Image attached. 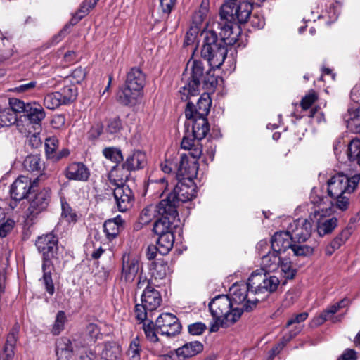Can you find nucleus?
<instances>
[{
    "mask_svg": "<svg viewBox=\"0 0 360 360\" xmlns=\"http://www.w3.org/2000/svg\"><path fill=\"white\" fill-rule=\"evenodd\" d=\"M157 212L160 216L153 225V231L156 234L172 232V225L175 226L179 221V213L174 205H169L166 201H160L157 205Z\"/></svg>",
    "mask_w": 360,
    "mask_h": 360,
    "instance_id": "nucleus-7",
    "label": "nucleus"
},
{
    "mask_svg": "<svg viewBox=\"0 0 360 360\" xmlns=\"http://www.w3.org/2000/svg\"><path fill=\"white\" fill-rule=\"evenodd\" d=\"M248 292L252 293L251 291V288L250 285V281L248 283H235L233 284L229 289V296L230 299L233 303V304H240L245 302L243 305L247 302V301H253L257 297L253 300H247ZM259 302L257 303H262L263 301V297L259 298Z\"/></svg>",
    "mask_w": 360,
    "mask_h": 360,
    "instance_id": "nucleus-17",
    "label": "nucleus"
},
{
    "mask_svg": "<svg viewBox=\"0 0 360 360\" xmlns=\"http://www.w3.org/2000/svg\"><path fill=\"white\" fill-rule=\"evenodd\" d=\"M150 271L152 278L155 280H162L169 273V267L167 262L163 259H157V261L151 264Z\"/></svg>",
    "mask_w": 360,
    "mask_h": 360,
    "instance_id": "nucleus-30",
    "label": "nucleus"
},
{
    "mask_svg": "<svg viewBox=\"0 0 360 360\" xmlns=\"http://www.w3.org/2000/svg\"><path fill=\"white\" fill-rule=\"evenodd\" d=\"M160 292L151 286H147L141 295V302L149 311L156 310L162 303Z\"/></svg>",
    "mask_w": 360,
    "mask_h": 360,
    "instance_id": "nucleus-20",
    "label": "nucleus"
},
{
    "mask_svg": "<svg viewBox=\"0 0 360 360\" xmlns=\"http://www.w3.org/2000/svg\"><path fill=\"white\" fill-rule=\"evenodd\" d=\"M23 165L27 170L31 172L41 171L44 168V162L37 155L27 156L24 160Z\"/></svg>",
    "mask_w": 360,
    "mask_h": 360,
    "instance_id": "nucleus-36",
    "label": "nucleus"
},
{
    "mask_svg": "<svg viewBox=\"0 0 360 360\" xmlns=\"http://www.w3.org/2000/svg\"><path fill=\"white\" fill-rule=\"evenodd\" d=\"M328 212H321L319 210H314L309 215V219L312 223L316 224L317 232L319 236H323L331 233L337 226L338 219L335 217L327 218Z\"/></svg>",
    "mask_w": 360,
    "mask_h": 360,
    "instance_id": "nucleus-15",
    "label": "nucleus"
},
{
    "mask_svg": "<svg viewBox=\"0 0 360 360\" xmlns=\"http://www.w3.org/2000/svg\"><path fill=\"white\" fill-rule=\"evenodd\" d=\"M340 309L338 305L335 303L326 308L319 316L316 317L314 320L316 325H321L327 320L333 318V316L336 314Z\"/></svg>",
    "mask_w": 360,
    "mask_h": 360,
    "instance_id": "nucleus-41",
    "label": "nucleus"
},
{
    "mask_svg": "<svg viewBox=\"0 0 360 360\" xmlns=\"http://www.w3.org/2000/svg\"><path fill=\"white\" fill-rule=\"evenodd\" d=\"M311 221L309 218L297 219L290 223L288 230L294 244L305 242L311 236Z\"/></svg>",
    "mask_w": 360,
    "mask_h": 360,
    "instance_id": "nucleus-13",
    "label": "nucleus"
},
{
    "mask_svg": "<svg viewBox=\"0 0 360 360\" xmlns=\"http://www.w3.org/2000/svg\"><path fill=\"white\" fill-rule=\"evenodd\" d=\"M27 110L25 112V115L29 121L34 124L40 126L41 122L45 117V112L43 108L36 103H30L27 106Z\"/></svg>",
    "mask_w": 360,
    "mask_h": 360,
    "instance_id": "nucleus-29",
    "label": "nucleus"
},
{
    "mask_svg": "<svg viewBox=\"0 0 360 360\" xmlns=\"http://www.w3.org/2000/svg\"><path fill=\"white\" fill-rule=\"evenodd\" d=\"M42 270L44 272L43 281L46 290L49 294L52 295L55 292V288L51 278V270L50 269H42Z\"/></svg>",
    "mask_w": 360,
    "mask_h": 360,
    "instance_id": "nucleus-54",
    "label": "nucleus"
},
{
    "mask_svg": "<svg viewBox=\"0 0 360 360\" xmlns=\"http://www.w3.org/2000/svg\"><path fill=\"white\" fill-rule=\"evenodd\" d=\"M146 75L140 68H132L127 72L124 86L118 93V101L124 105H134L141 96Z\"/></svg>",
    "mask_w": 360,
    "mask_h": 360,
    "instance_id": "nucleus-6",
    "label": "nucleus"
},
{
    "mask_svg": "<svg viewBox=\"0 0 360 360\" xmlns=\"http://www.w3.org/2000/svg\"><path fill=\"white\" fill-rule=\"evenodd\" d=\"M124 221L120 217L105 221L103 225L104 231L109 239L115 238L123 228Z\"/></svg>",
    "mask_w": 360,
    "mask_h": 360,
    "instance_id": "nucleus-31",
    "label": "nucleus"
},
{
    "mask_svg": "<svg viewBox=\"0 0 360 360\" xmlns=\"http://www.w3.org/2000/svg\"><path fill=\"white\" fill-rule=\"evenodd\" d=\"M143 330L148 341L153 343L159 341V338L157 335L159 333L158 332L155 323L153 321H150L148 323H143Z\"/></svg>",
    "mask_w": 360,
    "mask_h": 360,
    "instance_id": "nucleus-46",
    "label": "nucleus"
},
{
    "mask_svg": "<svg viewBox=\"0 0 360 360\" xmlns=\"http://www.w3.org/2000/svg\"><path fill=\"white\" fill-rule=\"evenodd\" d=\"M297 300V294L295 290H289L285 295V297L282 302V307L284 309H287L292 306L295 300Z\"/></svg>",
    "mask_w": 360,
    "mask_h": 360,
    "instance_id": "nucleus-64",
    "label": "nucleus"
},
{
    "mask_svg": "<svg viewBox=\"0 0 360 360\" xmlns=\"http://www.w3.org/2000/svg\"><path fill=\"white\" fill-rule=\"evenodd\" d=\"M278 268L285 280L292 279L297 272L296 269L292 266L290 259L288 257H281Z\"/></svg>",
    "mask_w": 360,
    "mask_h": 360,
    "instance_id": "nucleus-35",
    "label": "nucleus"
},
{
    "mask_svg": "<svg viewBox=\"0 0 360 360\" xmlns=\"http://www.w3.org/2000/svg\"><path fill=\"white\" fill-rule=\"evenodd\" d=\"M192 123V134L184 136L181 141V148L188 151L193 160H197L202 153V146L200 140L204 139L210 131L207 117H196L186 118Z\"/></svg>",
    "mask_w": 360,
    "mask_h": 360,
    "instance_id": "nucleus-5",
    "label": "nucleus"
},
{
    "mask_svg": "<svg viewBox=\"0 0 360 360\" xmlns=\"http://www.w3.org/2000/svg\"><path fill=\"white\" fill-rule=\"evenodd\" d=\"M212 69V68H211L207 71L206 74L204 75V77H202L200 81V83H203L204 87L206 89H213L218 84L217 78L214 75V72Z\"/></svg>",
    "mask_w": 360,
    "mask_h": 360,
    "instance_id": "nucleus-49",
    "label": "nucleus"
},
{
    "mask_svg": "<svg viewBox=\"0 0 360 360\" xmlns=\"http://www.w3.org/2000/svg\"><path fill=\"white\" fill-rule=\"evenodd\" d=\"M348 158L350 161L356 162L360 166V140L352 139L348 146Z\"/></svg>",
    "mask_w": 360,
    "mask_h": 360,
    "instance_id": "nucleus-37",
    "label": "nucleus"
},
{
    "mask_svg": "<svg viewBox=\"0 0 360 360\" xmlns=\"http://www.w3.org/2000/svg\"><path fill=\"white\" fill-rule=\"evenodd\" d=\"M122 129L121 120L119 117H114L109 120L107 131L110 134H116Z\"/></svg>",
    "mask_w": 360,
    "mask_h": 360,
    "instance_id": "nucleus-61",
    "label": "nucleus"
},
{
    "mask_svg": "<svg viewBox=\"0 0 360 360\" xmlns=\"http://www.w3.org/2000/svg\"><path fill=\"white\" fill-rule=\"evenodd\" d=\"M58 238L53 233H50L39 236L36 240L37 248H54L58 245Z\"/></svg>",
    "mask_w": 360,
    "mask_h": 360,
    "instance_id": "nucleus-40",
    "label": "nucleus"
},
{
    "mask_svg": "<svg viewBox=\"0 0 360 360\" xmlns=\"http://www.w3.org/2000/svg\"><path fill=\"white\" fill-rule=\"evenodd\" d=\"M14 221L11 219L3 218L0 222V237H5L13 229Z\"/></svg>",
    "mask_w": 360,
    "mask_h": 360,
    "instance_id": "nucleus-57",
    "label": "nucleus"
},
{
    "mask_svg": "<svg viewBox=\"0 0 360 360\" xmlns=\"http://www.w3.org/2000/svg\"><path fill=\"white\" fill-rule=\"evenodd\" d=\"M60 94V98L63 101L64 105L70 103L75 100L77 91L73 86H66L63 87L60 91H58Z\"/></svg>",
    "mask_w": 360,
    "mask_h": 360,
    "instance_id": "nucleus-43",
    "label": "nucleus"
},
{
    "mask_svg": "<svg viewBox=\"0 0 360 360\" xmlns=\"http://www.w3.org/2000/svg\"><path fill=\"white\" fill-rule=\"evenodd\" d=\"M35 88L38 89V86H37V82L36 81H31V82H30L28 83L22 84H20L18 86L12 88V89H10V91H12V92L22 94V93L30 92L33 89H34Z\"/></svg>",
    "mask_w": 360,
    "mask_h": 360,
    "instance_id": "nucleus-55",
    "label": "nucleus"
},
{
    "mask_svg": "<svg viewBox=\"0 0 360 360\" xmlns=\"http://www.w3.org/2000/svg\"><path fill=\"white\" fill-rule=\"evenodd\" d=\"M259 298L253 301H247L242 308L233 307V303L229 295L216 296L209 304V309L217 325L227 328L236 323L241 316L243 311H250L257 307Z\"/></svg>",
    "mask_w": 360,
    "mask_h": 360,
    "instance_id": "nucleus-3",
    "label": "nucleus"
},
{
    "mask_svg": "<svg viewBox=\"0 0 360 360\" xmlns=\"http://www.w3.org/2000/svg\"><path fill=\"white\" fill-rule=\"evenodd\" d=\"M85 335L86 336L87 344L94 343L101 335V330L97 324L89 323L86 326Z\"/></svg>",
    "mask_w": 360,
    "mask_h": 360,
    "instance_id": "nucleus-47",
    "label": "nucleus"
},
{
    "mask_svg": "<svg viewBox=\"0 0 360 360\" xmlns=\"http://www.w3.org/2000/svg\"><path fill=\"white\" fill-rule=\"evenodd\" d=\"M157 212V207L149 205L143 208L139 218V223L142 225L149 224L155 217V212Z\"/></svg>",
    "mask_w": 360,
    "mask_h": 360,
    "instance_id": "nucleus-48",
    "label": "nucleus"
},
{
    "mask_svg": "<svg viewBox=\"0 0 360 360\" xmlns=\"http://www.w3.org/2000/svg\"><path fill=\"white\" fill-rule=\"evenodd\" d=\"M44 175L41 174L40 176L34 179L33 181L30 178L25 176H20L11 186L10 193L14 202H11L10 206L14 209L16 203L25 198L27 195L38 185V181L40 178Z\"/></svg>",
    "mask_w": 360,
    "mask_h": 360,
    "instance_id": "nucleus-11",
    "label": "nucleus"
},
{
    "mask_svg": "<svg viewBox=\"0 0 360 360\" xmlns=\"http://www.w3.org/2000/svg\"><path fill=\"white\" fill-rule=\"evenodd\" d=\"M17 115L11 109L5 108L0 110V126L8 127L15 123Z\"/></svg>",
    "mask_w": 360,
    "mask_h": 360,
    "instance_id": "nucleus-38",
    "label": "nucleus"
},
{
    "mask_svg": "<svg viewBox=\"0 0 360 360\" xmlns=\"http://www.w3.org/2000/svg\"><path fill=\"white\" fill-rule=\"evenodd\" d=\"M201 35L203 37L201 57L208 62L210 68H219L226 58V46L219 41L216 32L212 30L203 31Z\"/></svg>",
    "mask_w": 360,
    "mask_h": 360,
    "instance_id": "nucleus-4",
    "label": "nucleus"
},
{
    "mask_svg": "<svg viewBox=\"0 0 360 360\" xmlns=\"http://www.w3.org/2000/svg\"><path fill=\"white\" fill-rule=\"evenodd\" d=\"M343 119L350 131L360 133V106L349 108L344 115Z\"/></svg>",
    "mask_w": 360,
    "mask_h": 360,
    "instance_id": "nucleus-23",
    "label": "nucleus"
},
{
    "mask_svg": "<svg viewBox=\"0 0 360 360\" xmlns=\"http://www.w3.org/2000/svg\"><path fill=\"white\" fill-rule=\"evenodd\" d=\"M19 332L20 325L18 323H15L7 335L6 343L3 349H4L5 353H7V356L8 357L14 356L16 342L19 338Z\"/></svg>",
    "mask_w": 360,
    "mask_h": 360,
    "instance_id": "nucleus-27",
    "label": "nucleus"
},
{
    "mask_svg": "<svg viewBox=\"0 0 360 360\" xmlns=\"http://www.w3.org/2000/svg\"><path fill=\"white\" fill-rule=\"evenodd\" d=\"M89 176V169L82 162H72L65 169V176L70 180L85 181Z\"/></svg>",
    "mask_w": 360,
    "mask_h": 360,
    "instance_id": "nucleus-21",
    "label": "nucleus"
},
{
    "mask_svg": "<svg viewBox=\"0 0 360 360\" xmlns=\"http://www.w3.org/2000/svg\"><path fill=\"white\" fill-rule=\"evenodd\" d=\"M198 170L197 160H190L186 154H181L176 172L178 182L172 192L162 201H166L169 205H174L176 209L180 202H186L195 198L196 191L193 179L197 176Z\"/></svg>",
    "mask_w": 360,
    "mask_h": 360,
    "instance_id": "nucleus-2",
    "label": "nucleus"
},
{
    "mask_svg": "<svg viewBox=\"0 0 360 360\" xmlns=\"http://www.w3.org/2000/svg\"><path fill=\"white\" fill-rule=\"evenodd\" d=\"M158 332L162 335L174 337L181 329V325L176 316L171 313H163L156 319Z\"/></svg>",
    "mask_w": 360,
    "mask_h": 360,
    "instance_id": "nucleus-12",
    "label": "nucleus"
},
{
    "mask_svg": "<svg viewBox=\"0 0 360 360\" xmlns=\"http://www.w3.org/2000/svg\"><path fill=\"white\" fill-rule=\"evenodd\" d=\"M43 259L42 269H50L52 264L53 259H58V249H43Z\"/></svg>",
    "mask_w": 360,
    "mask_h": 360,
    "instance_id": "nucleus-50",
    "label": "nucleus"
},
{
    "mask_svg": "<svg viewBox=\"0 0 360 360\" xmlns=\"http://www.w3.org/2000/svg\"><path fill=\"white\" fill-rule=\"evenodd\" d=\"M72 345L66 337L59 338L56 342V354L57 360H70L72 356Z\"/></svg>",
    "mask_w": 360,
    "mask_h": 360,
    "instance_id": "nucleus-25",
    "label": "nucleus"
},
{
    "mask_svg": "<svg viewBox=\"0 0 360 360\" xmlns=\"http://www.w3.org/2000/svg\"><path fill=\"white\" fill-rule=\"evenodd\" d=\"M122 355L121 347L115 342L105 343L101 357L105 360H118Z\"/></svg>",
    "mask_w": 360,
    "mask_h": 360,
    "instance_id": "nucleus-32",
    "label": "nucleus"
},
{
    "mask_svg": "<svg viewBox=\"0 0 360 360\" xmlns=\"http://www.w3.org/2000/svg\"><path fill=\"white\" fill-rule=\"evenodd\" d=\"M310 200L311 203L318 207V210L321 212H329L328 209H330V205L333 204L330 202L327 203L328 199L319 193V191L313 188L310 195Z\"/></svg>",
    "mask_w": 360,
    "mask_h": 360,
    "instance_id": "nucleus-34",
    "label": "nucleus"
},
{
    "mask_svg": "<svg viewBox=\"0 0 360 360\" xmlns=\"http://www.w3.org/2000/svg\"><path fill=\"white\" fill-rule=\"evenodd\" d=\"M360 181V174L352 177L338 173L333 176L327 182L328 193L330 197L349 195L357 186Z\"/></svg>",
    "mask_w": 360,
    "mask_h": 360,
    "instance_id": "nucleus-8",
    "label": "nucleus"
},
{
    "mask_svg": "<svg viewBox=\"0 0 360 360\" xmlns=\"http://www.w3.org/2000/svg\"><path fill=\"white\" fill-rule=\"evenodd\" d=\"M30 103H25L22 101L18 98H11L9 100V109H11L17 115L18 112H25L27 110V106Z\"/></svg>",
    "mask_w": 360,
    "mask_h": 360,
    "instance_id": "nucleus-53",
    "label": "nucleus"
},
{
    "mask_svg": "<svg viewBox=\"0 0 360 360\" xmlns=\"http://www.w3.org/2000/svg\"><path fill=\"white\" fill-rule=\"evenodd\" d=\"M113 195L117 209L120 212H124L131 207L134 200V196L131 189L128 185H118L115 188Z\"/></svg>",
    "mask_w": 360,
    "mask_h": 360,
    "instance_id": "nucleus-16",
    "label": "nucleus"
},
{
    "mask_svg": "<svg viewBox=\"0 0 360 360\" xmlns=\"http://www.w3.org/2000/svg\"><path fill=\"white\" fill-rule=\"evenodd\" d=\"M347 195H341L332 197L336 200L335 206L337 209L341 211H345L348 208L349 200Z\"/></svg>",
    "mask_w": 360,
    "mask_h": 360,
    "instance_id": "nucleus-60",
    "label": "nucleus"
},
{
    "mask_svg": "<svg viewBox=\"0 0 360 360\" xmlns=\"http://www.w3.org/2000/svg\"><path fill=\"white\" fill-rule=\"evenodd\" d=\"M146 162V154L141 150H135L127 158L124 163V167L128 170L134 171L143 168Z\"/></svg>",
    "mask_w": 360,
    "mask_h": 360,
    "instance_id": "nucleus-26",
    "label": "nucleus"
},
{
    "mask_svg": "<svg viewBox=\"0 0 360 360\" xmlns=\"http://www.w3.org/2000/svg\"><path fill=\"white\" fill-rule=\"evenodd\" d=\"M252 12V5L239 0H226L220 11V21L216 26L220 30L219 41H223L225 46L235 44L238 39V32H235L234 28L239 29L237 23L247 22Z\"/></svg>",
    "mask_w": 360,
    "mask_h": 360,
    "instance_id": "nucleus-1",
    "label": "nucleus"
},
{
    "mask_svg": "<svg viewBox=\"0 0 360 360\" xmlns=\"http://www.w3.org/2000/svg\"><path fill=\"white\" fill-rule=\"evenodd\" d=\"M61 217L65 219L68 223H76L77 221V215L76 212L72 209L70 205L61 200Z\"/></svg>",
    "mask_w": 360,
    "mask_h": 360,
    "instance_id": "nucleus-44",
    "label": "nucleus"
},
{
    "mask_svg": "<svg viewBox=\"0 0 360 360\" xmlns=\"http://www.w3.org/2000/svg\"><path fill=\"white\" fill-rule=\"evenodd\" d=\"M317 94L314 91H311L306 95L301 101V107L304 110L309 109L317 100Z\"/></svg>",
    "mask_w": 360,
    "mask_h": 360,
    "instance_id": "nucleus-59",
    "label": "nucleus"
},
{
    "mask_svg": "<svg viewBox=\"0 0 360 360\" xmlns=\"http://www.w3.org/2000/svg\"><path fill=\"white\" fill-rule=\"evenodd\" d=\"M198 32L199 29L198 27H191L186 34L184 42V46L193 44L196 40Z\"/></svg>",
    "mask_w": 360,
    "mask_h": 360,
    "instance_id": "nucleus-62",
    "label": "nucleus"
},
{
    "mask_svg": "<svg viewBox=\"0 0 360 360\" xmlns=\"http://www.w3.org/2000/svg\"><path fill=\"white\" fill-rule=\"evenodd\" d=\"M159 236L157 243L160 248H172L174 243V237L172 232H167Z\"/></svg>",
    "mask_w": 360,
    "mask_h": 360,
    "instance_id": "nucleus-52",
    "label": "nucleus"
},
{
    "mask_svg": "<svg viewBox=\"0 0 360 360\" xmlns=\"http://www.w3.org/2000/svg\"><path fill=\"white\" fill-rule=\"evenodd\" d=\"M68 321L65 313L63 311H59L56 317L54 323L52 326L51 333L53 335H58L65 328V325Z\"/></svg>",
    "mask_w": 360,
    "mask_h": 360,
    "instance_id": "nucleus-39",
    "label": "nucleus"
},
{
    "mask_svg": "<svg viewBox=\"0 0 360 360\" xmlns=\"http://www.w3.org/2000/svg\"><path fill=\"white\" fill-rule=\"evenodd\" d=\"M131 171L124 167V164L121 166L116 165L112 167L110 172V178L115 182L116 186L124 184V181H126L129 176Z\"/></svg>",
    "mask_w": 360,
    "mask_h": 360,
    "instance_id": "nucleus-33",
    "label": "nucleus"
},
{
    "mask_svg": "<svg viewBox=\"0 0 360 360\" xmlns=\"http://www.w3.org/2000/svg\"><path fill=\"white\" fill-rule=\"evenodd\" d=\"M141 347L138 338L134 339L129 347L127 352L129 360H140Z\"/></svg>",
    "mask_w": 360,
    "mask_h": 360,
    "instance_id": "nucleus-51",
    "label": "nucleus"
},
{
    "mask_svg": "<svg viewBox=\"0 0 360 360\" xmlns=\"http://www.w3.org/2000/svg\"><path fill=\"white\" fill-rule=\"evenodd\" d=\"M58 147V140L56 136L48 137L45 140V149L47 155L53 154Z\"/></svg>",
    "mask_w": 360,
    "mask_h": 360,
    "instance_id": "nucleus-56",
    "label": "nucleus"
},
{
    "mask_svg": "<svg viewBox=\"0 0 360 360\" xmlns=\"http://www.w3.org/2000/svg\"><path fill=\"white\" fill-rule=\"evenodd\" d=\"M203 350V345L199 341H192L185 343L176 349V354L179 360H186L193 357Z\"/></svg>",
    "mask_w": 360,
    "mask_h": 360,
    "instance_id": "nucleus-22",
    "label": "nucleus"
},
{
    "mask_svg": "<svg viewBox=\"0 0 360 360\" xmlns=\"http://www.w3.org/2000/svg\"><path fill=\"white\" fill-rule=\"evenodd\" d=\"M103 155L106 159L110 160L111 162L116 164L123 160V156L121 150L117 148H105L103 150Z\"/></svg>",
    "mask_w": 360,
    "mask_h": 360,
    "instance_id": "nucleus-45",
    "label": "nucleus"
},
{
    "mask_svg": "<svg viewBox=\"0 0 360 360\" xmlns=\"http://www.w3.org/2000/svg\"><path fill=\"white\" fill-rule=\"evenodd\" d=\"M251 291L255 295L265 294V297H269L270 294L275 292L280 283V279L275 275L269 274H260L252 272L249 277Z\"/></svg>",
    "mask_w": 360,
    "mask_h": 360,
    "instance_id": "nucleus-9",
    "label": "nucleus"
},
{
    "mask_svg": "<svg viewBox=\"0 0 360 360\" xmlns=\"http://www.w3.org/2000/svg\"><path fill=\"white\" fill-rule=\"evenodd\" d=\"M191 79L187 81L179 91L182 101H187L191 96L199 94L200 81L203 73V66L201 62L194 60L191 67Z\"/></svg>",
    "mask_w": 360,
    "mask_h": 360,
    "instance_id": "nucleus-10",
    "label": "nucleus"
},
{
    "mask_svg": "<svg viewBox=\"0 0 360 360\" xmlns=\"http://www.w3.org/2000/svg\"><path fill=\"white\" fill-rule=\"evenodd\" d=\"M271 248H307L294 244L288 230L275 233L271 237Z\"/></svg>",
    "mask_w": 360,
    "mask_h": 360,
    "instance_id": "nucleus-24",
    "label": "nucleus"
},
{
    "mask_svg": "<svg viewBox=\"0 0 360 360\" xmlns=\"http://www.w3.org/2000/svg\"><path fill=\"white\" fill-rule=\"evenodd\" d=\"M44 105L48 109L54 110L64 103L60 98V94L56 91L49 94L44 97Z\"/></svg>",
    "mask_w": 360,
    "mask_h": 360,
    "instance_id": "nucleus-42",
    "label": "nucleus"
},
{
    "mask_svg": "<svg viewBox=\"0 0 360 360\" xmlns=\"http://www.w3.org/2000/svg\"><path fill=\"white\" fill-rule=\"evenodd\" d=\"M51 200V189L45 188L37 193L30 203L29 210L33 214L45 210Z\"/></svg>",
    "mask_w": 360,
    "mask_h": 360,
    "instance_id": "nucleus-19",
    "label": "nucleus"
},
{
    "mask_svg": "<svg viewBox=\"0 0 360 360\" xmlns=\"http://www.w3.org/2000/svg\"><path fill=\"white\" fill-rule=\"evenodd\" d=\"M212 105V100L208 94H202L196 105L188 101L185 109L186 118H193L196 117H207L210 112Z\"/></svg>",
    "mask_w": 360,
    "mask_h": 360,
    "instance_id": "nucleus-14",
    "label": "nucleus"
},
{
    "mask_svg": "<svg viewBox=\"0 0 360 360\" xmlns=\"http://www.w3.org/2000/svg\"><path fill=\"white\" fill-rule=\"evenodd\" d=\"M351 230L346 229L343 230L333 240V248L344 245L351 236Z\"/></svg>",
    "mask_w": 360,
    "mask_h": 360,
    "instance_id": "nucleus-58",
    "label": "nucleus"
},
{
    "mask_svg": "<svg viewBox=\"0 0 360 360\" xmlns=\"http://www.w3.org/2000/svg\"><path fill=\"white\" fill-rule=\"evenodd\" d=\"M139 271V259L130 252L122 256V278L127 282H132Z\"/></svg>",
    "mask_w": 360,
    "mask_h": 360,
    "instance_id": "nucleus-18",
    "label": "nucleus"
},
{
    "mask_svg": "<svg viewBox=\"0 0 360 360\" xmlns=\"http://www.w3.org/2000/svg\"><path fill=\"white\" fill-rule=\"evenodd\" d=\"M207 326L202 322L190 324L188 327V333L193 335H200L206 330Z\"/></svg>",
    "mask_w": 360,
    "mask_h": 360,
    "instance_id": "nucleus-63",
    "label": "nucleus"
},
{
    "mask_svg": "<svg viewBox=\"0 0 360 360\" xmlns=\"http://www.w3.org/2000/svg\"><path fill=\"white\" fill-rule=\"evenodd\" d=\"M281 259L280 251L271 249L266 255L262 256V265L267 271H274L278 268Z\"/></svg>",
    "mask_w": 360,
    "mask_h": 360,
    "instance_id": "nucleus-28",
    "label": "nucleus"
}]
</instances>
